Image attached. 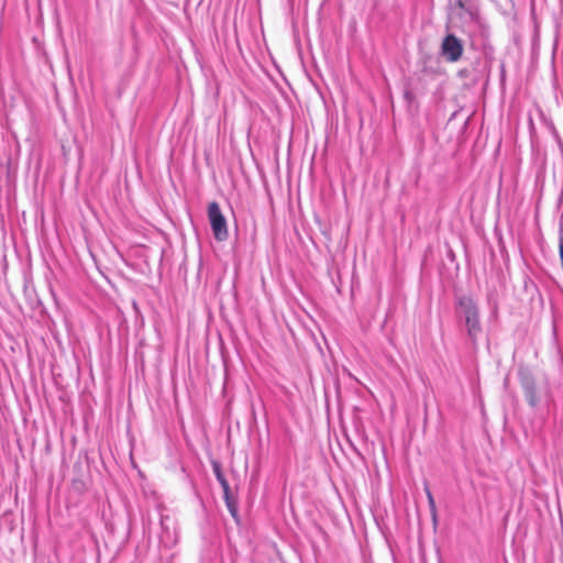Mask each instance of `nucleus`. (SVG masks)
Listing matches in <instances>:
<instances>
[{
    "label": "nucleus",
    "mask_w": 563,
    "mask_h": 563,
    "mask_svg": "<svg viewBox=\"0 0 563 563\" xmlns=\"http://www.w3.org/2000/svg\"><path fill=\"white\" fill-rule=\"evenodd\" d=\"M457 309L465 320L468 336L475 343L482 332L479 310L476 301L470 296H461L457 299Z\"/></svg>",
    "instance_id": "f257e3e1"
},
{
    "label": "nucleus",
    "mask_w": 563,
    "mask_h": 563,
    "mask_svg": "<svg viewBox=\"0 0 563 563\" xmlns=\"http://www.w3.org/2000/svg\"><path fill=\"white\" fill-rule=\"evenodd\" d=\"M464 52L463 44L454 34H448L441 44V55L450 63L457 62Z\"/></svg>",
    "instance_id": "7ed1b4c3"
},
{
    "label": "nucleus",
    "mask_w": 563,
    "mask_h": 563,
    "mask_svg": "<svg viewBox=\"0 0 563 563\" xmlns=\"http://www.w3.org/2000/svg\"><path fill=\"white\" fill-rule=\"evenodd\" d=\"M455 3L460 7V8H464V2L463 0H454Z\"/></svg>",
    "instance_id": "0eeeda50"
},
{
    "label": "nucleus",
    "mask_w": 563,
    "mask_h": 563,
    "mask_svg": "<svg viewBox=\"0 0 563 563\" xmlns=\"http://www.w3.org/2000/svg\"><path fill=\"white\" fill-rule=\"evenodd\" d=\"M426 494H427V498H428V503H429V506H430V509L433 514H435V503H434V498H433V495L432 493L430 492L429 488L426 489Z\"/></svg>",
    "instance_id": "423d86ee"
},
{
    "label": "nucleus",
    "mask_w": 563,
    "mask_h": 563,
    "mask_svg": "<svg viewBox=\"0 0 563 563\" xmlns=\"http://www.w3.org/2000/svg\"><path fill=\"white\" fill-rule=\"evenodd\" d=\"M216 475H217V479L219 481V483L221 484V487L223 489L224 498H225L228 508H229L231 515L235 516L236 515V507H235V504L230 498V486H229V483L225 479V477L222 475L220 470H218V468L216 470Z\"/></svg>",
    "instance_id": "39448f33"
},
{
    "label": "nucleus",
    "mask_w": 563,
    "mask_h": 563,
    "mask_svg": "<svg viewBox=\"0 0 563 563\" xmlns=\"http://www.w3.org/2000/svg\"><path fill=\"white\" fill-rule=\"evenodd\" d=\"M520 384L525 393V397L531 407H536L539 404V397L537 393V384L532 374L528 369H520Z\"/></svg>",
    "instance_id": "20e7f679"
},
{
    "label": "nucleus",
    "mask_w": 563,
    "mask_h": 563,
    "mask_svg": "<svg viewBox=\"0 0 563 563\" xmlns=\"http://www.w3.org/2000/svg\"><path fill=\"white\" fill-rule=\"evenodd\" d=\"M207 212L214 239L219 242L225 241L229 238V231L219 203L217 201L210 202Z\"/></svg>",
    "instance_id": "f03ea898"
}]
</instances>
